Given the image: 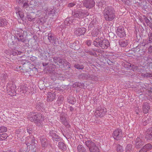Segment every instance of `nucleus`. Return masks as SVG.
Listing matches in <instances>:
<instances>
[{
  "label": "nucleus",
  "mask_w": 152,
  "mask_h": 152,
  "mask_svg": "<svg viewBox=\"0 0 152 152\" xmlns=\"http://www.w3.org/2000/svg\"><path fill=\"white\" fill-rule=\"evenodd\" d=\"M28 119L31 122L34 121L36 125L39 127H42L44 119L42 115L40 113L31 112L29 114Z\"/></svg>",
  "instance_id": "nucleus-1"
},
{
  "label": "nucleus",
  "mask_w": 152,
  "mask_h": 152,
  "mask_svg": "<svg viewBox=\"0 0 152 152\" xmlns=\"http://www.w3.org/2000/svg\"><path fill=\"white\" fill-rule=\"evenodd\" d=\"M104 18L106 21L113 20L115 18V11L112 7L107 6L103 10Z\"/></svg>",
  "instance_id": "nucleus-2"
},
{
  "label": "nucleus",
  "mask_w": 152,
  "mask_h": 152,
  "mask_svg": "<svg viewBox=\"0 0 152 152\" xmlns=\"http://www.w3.org/2000/svg\"><path fill=\"white\" fill-rule=\"evenodd\" d=\"M93 45L97 47H100L102 49H107L109 46L110 43L108 40L104 39L102 40L98 37L94 41Z\"/></svg>",
  "instance_id": "nucleus-3"
},
{
  "label": "nucleus",
  "mask_w": 152,
  "mask_h": 152,
  "mask_svg": "<svg viewBox=\"0 0 152 152\" xmlns=\"http://www.w3.org/2000/svg\"><path fill=\"white\" fill-rule=\"evenodd\" d=\"M27 34V32L25 31H23L21 28H19L15 32V38L16 39V42H24L26 40V38L25 35Z\"/></svg>",
  "instance_id": "nucleus-4"
},
{
  "label": "nucleus",
  "mask_w": 152,
  "mask_h": 152,
  "mask_svg": "<svg viewBox=\"0 0 152 152\" xmlns=\"http://www.w3.org/2000/svg\"><path fill=\"white\" fill-rule=\"evenodd\" d=\"M86 146L88 148L90 152H100L99 149L95 143L91 140L86 141Z\"/></svg>",
  "instance_id": "nucleus-5"
},
{
  "label": "nucleus",
  "mask_w": 152,
  "mask_h": 152,
  "mask_svg": "<svg viewBox=\"0 0 152 152\" xmlns=\"http://www.w3.org/2000/svg\"><path fill=\"white\" fill-rule=\"evenodd\" d=\"M112 135L114 139L116 140H120L122 137V130L120 129H118L113 131Z\"/></svg>",
  "instance_id": "nucleus-6"
},
{
  "label": "nucleus",
  "mask_w": 152,
  "mask_h": 152,
  "mask_svg": "<svg viewBox=\"0 0 152 152\" xmlns=\"http://www.w3.org/2000/svg\"><path fill=\"white\" fill-rule=\"evenodd\" d=\"M106 109L104 107H99L96 108L95 113L96 115L100 117H102L105 115Z\"/></svg>",
  "instance_id": "nucleus-7"
},
{
  "label": "nucleus",
  "mask_w": 152,
  "mask_h": 152,
  "mask_svg": "<svg viewBox=\"0 0 152 152\" xmlns=\"http://www.w3.org/2000/svg\"><path fill=\"white\" fill-rule=\"evenodd\" d=\"M7 91L8 92L12 93L14 95L15 93V89L16 88V86L15 84L12 82H10V83H7Z\"/></svg>",
  "instance_id": "nucleus-8"
},
{
  "label": "nucleus",
  "mask_w": 152,
  "mask_h": 152,
  "mask_svg": "<svg viewBox=\"0 0 152 152\" xmlns=\"http://www.w3.org/2000/svg\"><path fill=\"white\" fill-rule=\"evenodd\" d=\"M95 3L94 0H85L83 2V4L86 8L90 9L95 6Z\"/></svg>",
  "instance_id": "nucleus-9"
},
{
  "label": "nucleus",
  "mask_w": 152,
  "mask_h": 152,
  "mask_svg": "<svg viewBox=\"0 0 152 152\" xmlns=\"http://www.w3.org/2000/svg\"><path fill=\"white\" fill-rule=\"evenodd\" d=\"M116 33L118 36L120 38H123L126 35L125 31L123 27H118L117 28Z\"/></svg>",
  "instance_id": "nucleus-10"
},
{
  "label": "nucleus",
  "mask_w": 152,
  "mask_h": 152,
  "mask_svg": "<svg viewBox=\"0 0 152 152\" xmlns=\"http://www.w3.org/2000/svg\"><path fill=\"white\" fill-rule=\"evenodd\" d=\"M144 144L143 140L139 137H137L135 141V146L137 148H140Z\"/></svg>",
  "instance_id": "nucleus-11"
},
{
  "label": "nucleus",
  "mask_w": 152,
  "mask_h": 152,
  "mask_svg": "<svg viewBox=\"0 0 152 152\" xmlns=\"http://www.w3.org/2000/svg\"><path fill=\"white\" fill-rule=\"evenodd\" d=\"M72 15L75 18H81L85 15L84 11L83 10L75 11L72 12Z\"/></svg>",
  "instance_id": "nucleus-12"
},
{
  "label": "nucleus",
  "mask_w": 152,
  "mask_h": 152,
  "mask_svg": "<svg viewBox=\"0 0 152 152\" xmlns=\"http://www.w3.org/2000/svg\"><path fill=\"white\" fill-rule=\"evenodd\" d=\"M48 39L50 43H52L55 45L58 44V42L56 40V37L53 35L51 33L48 34Z\"/></svg>",
  "instance_id": "nucleus-13"
},
{
  "label": "nucleus",
  "mask_w": 152,
  "mask_h": 152,
  "mask_svg": "<svg viewBox=\"0 0 152 152\" xmlns=\"http://www.w3.org/2000/svg\"><path fill=\"white\" fill-rule=\"evenodd\" d=\"M145 137L147 140H150L152 139V127L146 131Z\"/></svg>",
  "instance_id": "nucleus-14"
},
{
  "label": "nucleus",
  "mask_w": 152,
  "mask_h": 152,
  "mask_svg": "<svg viewBox=\"0 0 152 152\" xmlns=\"http://www.w3.org/2000/svg\"><path fill=\"white\" fill-rule=\"evenodd\" d=\"M86 31V29L84 28H78L75 31V33L77 35L80 36L84 34Z\"/></svg>",
  "instance_id": "nucleus-15"
},
{
  "label": "nucleus",
  "mask_w": 152,
  "mask_h": 152,
  "mask_svg": "<svg viewBox=\"0 0 152 152\" xmlns=\"http://www.w3.org/2000/svg\"><path fill=\"white\" fill-rule=\"evenodd\" d=\"M142 109L144 113H148L150 109V106L149 104L147 102H144L142 105Z\"/></svg>",
  "instance_id": "nucleus-16"
},
{
  "label": "nucleus",
  "mask_w": 152,
  "mask_h": 152,
  "mask_svg": "<svg viewBox=\"0 0 152 152\" xmlns=\"http://www.w3.org/2000/svg\"><path fill=\"white\" fill-rule=\"evenodd\" d=\"M56 94L54 93L48 92L47 94V101L48 102H51L55 99L56 97Z\"/></svg>",
  "instance_id": "nucleus-17"
},
{
  "label": "nucleus",
  "mask_w": 152,
  "mask_h": 152,
  "mask_svg": "<svg viewBox=\"0 0 152 152\" xmlns=\"http://www.w3.org/2000/svg\"><path fill=\"white\" fill-rule=\"evenodd\" d=\"M63 60L62 58L59 57L55 56L53 58L54 62L57 65H60V64H62Z\"/></svg>",
  "instance_id": "nucleus-18"
},
{
  "label": "nucleus",
  "mask_w": 152,
  "mask_h": 152,
  "mask_svg": "<svg viewBox=\"0 0 152 152\" xmlns=\"http://www.w3.org/2000/svg\"><path fill=\"white\" fill-rule=\"evenodd\" d=\"M40 140L42 147H45L47 145V139L45 138V136L43 135L40 137Z\"/></svg>",
  "instance_id": "nucleus-19"
},
{
  "label": "nucleus",
  "mask_w": 152,
  "mask_h": 152,
  "mask_svg": "<svg viewBox=\"0 0 152 152\" xmlns=\"http://www.w3.org/2000/svg\"><path fill=\"white\" fill-rule=\"evenodd\" d=\"M56 12L55 9L47 8L45 10V12L47 15H50L51 14H54Z\"/></svg>",
  "instance_id": "nucleus-20"
},
{
  "label": "nucleus",
  "mask_w": 152,
  "mask_h": 152,
  "mask_svg": "<svg viewBox=\"0 0 152 152\" xmlns=\"http://www.w3.org/2000/svg\"><path fill=\"white\" fill-rule=\"evenodd\" d=\"M7 23L8 22L5 18L3 17L0 18V26H6L7 25Z\"/></svg>",
  "instance_id": "nucleus-21"
},
{
  "label": "nucleus",
  "mask_w": 152,
  "mask_h": 152,
  "mask_svg": "<svg viewBox=\"0 0 152 152\" xmlns=\"http://www.w3.org/2000/svg\"><path fill=\"white\" fill-rule=\"evenodd\" d=\"M89 74L82 73L78 76V78L80 80H85L88 79L89 78Z\"/></svg>",
  "instance_id": "nucleus-22"
},
{
  "label": "nucleus",
  "mask_w": 152,
  "mask_h": 152,
  "mask_svg": "<svg viewBox=\"0 0 152 152\" xmlns=\"http://www.w3.org/2000/svg\"><path fill=\"white\" fill-rule=\"evenodd\" d=\"M58 145L59 148L63 151H65L66 149V145L63 142L60 141L59 142Z\"/></svg>",
  "instance_id": "nucleus-23"
},
{
  "label": "nucleus",
  "mask_w": 152,
  "mask_h": 152,
  "mask_svg": "<svg viewBox=\"0 0 152 152\" xmlns=\"http://www.w3.org/2000/svg\"><path fill=\"white\" fill-rule=\"evenodd\" d=\"M119 44L121 47H124L128 45V42L127 40H119Z\"/></svg>",
  "instance_id": "nucleus-24"
},
{
  "label": "nucleus",
  "mask_w": 152,
  "mask_h": 152,
  "mask_svg": "<svg viewBox=\"0 0 152 152\" xmlns=\"http://www.w3.org/2000/svg\"><path fill=\"white\" fill-rule=\"evenodd\" d=\"M73 19L72 18L69 17L66 18L64 21V24L65 25H69L73 22Z\"/></svg>",
  "instance_id": "nucleus-25"
},
{
  "label": "nucleus",
  "mask_w": 152,
  "mask_h": 152,
  "mask_svg": "<svg viewBox=\"0 0 152 152\" xmlns=\"http://www.w3.org/2000/svg\"><path fill=\"white\" fill-rule=\"evenodd\" d=\"M77 149L78 152H87L86 149L81 145H79Z\"/></svg>",
  "instance_id": "nucleus-26"
},
{
  "label": "nucleus",
  "mask_w": 152,
  "mask_h": 152,
  "mask_svg": "<svg viewBox=\"0 0 152 152\" xmlns=\"http://www.w3.org/2000/svg\"><path fill=\"white\" fill-rule=\"evenodd\" d=\"M61 65H62L63 67L66 68H69L70 67V64L68 62L65 61V60H63V63Z\"/></svg>",
  "instance_id": "nucleus-27"
},
{
  "label": "nucleus",
  "mask_w": 152,
  "mask_h": 152,
  "mask_svg": "<svg viewBox=\"0 0 152 152\" xmlns=\"http://www.w3.org/2000/svg\"><path fill=\"white\" fill-rule=\"evenodd\" d=\"M152 148V145L150 143L147 144L142 148V150L144 149V150H145V151L146 152L148 150H151Z\"/></svg>",
  "instance_id": "nucleus-28"
},
{
  "label": "nucleus",
  "mask_w": 152,
  "mask_h": 152,
  "mask_svg": "<svg viewBox=\"0 0 152 152\" xmlns=\"http://www.w3.org/2000/svg\"><path fill=\"white\" fill-rule=\"evenodd\" d=\"M101 32L100 29H96L94 32L92 33V34L93 36L94 37H97L99 36V35Z\"/></svg>",
  "instance_id": "nucleus-29"
},
{
  "label": "nucleus",
  "mask_w": 152,
  "mask_h": 152,
  "mask_svg": "<svg viewBox=\"0 0 152 152\" xmlns=\"http://www.w3.org/2000/svg\"><path fill=\"white\" fill-rule=\"evenodd\" d=\"M44 104L43 103L39 102L37 103L36 105L35 108L38 110L43 109Z\"/></svg>",
  "instance_id": "nucleus-30"
},
{
  "label": "nucleus",
  "mask_w": 152,
  "mask_h": 152,
  "mask_svg": "<svg viewBox=\"0 0 152 152\" xmlns=\"http://www.w3.org/2000/svg\"><path fill=\"white\" fill-rule=\"evenodd\" d=\"M74 67L77 69H83L84 68V66L83 64H76L74 65Z\"/></svg>",
  "instance_id": "nucleus-31"
},
{
  "label": "nucleus",
  "mask_w": 152,
  "mask_h": 152,
  "mask_svg": "<svg viewBox=\"0 0 152 152\" xmlns=\"http://www.w3.org/2000/svg\"><path fill=\"white\" fill-rule=\"evenodd\" d=\"M132 149V145L131 144H128L126 148V152H131Z\"/></svg>",
  "instance_id": "nucleus-32"
},
{
  "label": "nucleus",
  "mask_w": 152,
  "mask_h": 152,
  "mask_svg": "<svg viewBox=\"0 0 152 152\" xmlns=\"http://www.w3.org/2000/svg\"><path fill=\"white\" fill-rule=\"evenodd\" d=\"M28 139L30 140L31 141V145H33L34 148L35 147V146L34 145L36 144V141L34 139V138L33 137V138H32L29 137H28Z\"/></svg>",
  "instance_id": "nucleus-33"
},
{
  "label": "nucleus",
  "mask_w": 152,
  "mask_h": 152,
  "mask_svg": "<svg viewBox=\"0 0 152 152\" xmlns=\"http://www.w3.org/2000/svg\"><path fill=\"white\" fill-rule=\"evenodd\" d=\"M8 137V135L6 133H3L0 135V139L1 140L6 139Z\"/></svg>",
  "instance_id": "nucleus-34"
},
{
  "label": "nucleus",
  "mask_w": 152,
  "mask_h": 152,
  "mask_svg": "<svg viewBox=\"0 0 152 152\" xmlns=\"http://www.w3.org/2000/svg\"><path fill=\"white\" fill-rule=\"evenodd\" d=\"M26 18L28 19V21H34L35 18L32 17L31 14L28 13L27 14Z\"/></svg>",
  "instance_id": "nucleus-35"
},
{
  "label": "nucleus",
  "mask_w": 152,
  "mask_h": 152,
  "mask_svg": "<svg viewBox=\"0 0 152 152\" xmlns=\"http://www.w3.org/2000/svg\"><path fill=\"white\" fill-rule=\"evenodd\" d=\"M116 151L117 152H123L124 151L122 147L119 144L117 145Z\"/></svg>",
  "instance_id": "nucleus-36"
},
{
  "label": "nucleus",
  "mask_w": 152,
  "mask_h": 152,
  "mask_svg": "<svg viewBox=\"0 0 152 152\" xmlns=\"http://www.w3.org/2000/svg\"><path fill=\"white\" fill-rule=\"evenodd\" d=\"M144 19L145 20L146 23H147V25L148 26H149L150 27L151 23L150 20L147 18L145 17V16H144Z\"/></svg>",
  "instance_id": "nucleus-37"
},
{
  "label": "nucleus",
  "mask_w": 152,
  "mask_h": 152,
  "mask_svg": "<svg viewBox=\"0 0 152 152\" xmlns=\"http://www.w3.org/2000/svg\"><path fill=\"white\" fill-rule=\"evenodd\" d=\"M7 129L6 127L4 126H0V133L5 132L7 131Z\"/></svg>",
  "instance_id": "nucleus-38"
},
{
  "label": "nucleus",
  "mask_w": 152,
  "mask_h": 152,
  "mask_svg": "<svg viewBox=\"0 0 152 152\" xmlns=\"http://www.w3.org/2000/svg\"><path fill=\"white\" fill-rule=\"evenodd\" d=\"M53 140L58 141L61 140V138L58 136L56 134L53 138Z\"/></svg>",
  "instance_id": "nucleus-39"
},
{
  "label": "nucleus",
  "mask_w": 152,
  "mask_h": 152,
  "mask_svg": "<svg viewBox=\"0 0 152 152\" xmlns=\"http://www.w3.org/2000/svg\"><path fill=\"white\" fill-rule=\"evenodd\" d=\"M16 13L17 14V15H18L20 17L22 18H23L24 17V15L23 13L20 11H17L16 10Z\"/></svg>",
  "instance_id": "nucleus-40"
},
{
  "label": "nucleus",
  "mask_w": 152,
  "mask_h": 152,
  "mask_svg": "<svg viewBox=\"0 0 152 152\" xmlns=\"http://www.w3.org/2000/svg\"><path fill=\"white\" fill-rule=\"evenodd\" d=\"M49 134L50 136H51L53 138L56 135V134L55 133V132L53 131H50L49 133Z\"/></svg>",
  "instance_id": "nucleus-41"
},
{
  "label": "nucleus",
  "mask_w": 152,
  "mask_h": 152,
  "mask_svg": "<svg viewBox=\"0 0 152 152\" xmlns=\"http://www.w3.org/2000/svg\"><path fill=\"white\" fill-rule=\"evenodd\" d=\"M148 43L152 42V32H149L148 34Z\"/></svg>",
  "instance_id": "nucleus-42"
},
{
  "label": "nucleus",
  "mask_w": 152,
  "mask_h": 152,
  "mask_svg": "<svg viewBox=\"0 0 152 152\" xmlns=\"http://www.w3.org/2000/svg\"><path fill=\"white\" fill-rule=\"evenodd\" d=\"M21 52L18 51V50H15L12 51V54L13 56H15L16 55L20 54Z\"/></svg>",
  "instance_id": "nucleus-43"
},
{
  "label": "nucleus",
  "mask_w": 152,
  "mask_h": 152,
  "mask_svg": "<svg viewBox=\"0 0 152 152\" xmlns=\"http://www.w3.org/2000/svg\"><path fill=\"white\" fill-rule=\"evenodd\" d=\"M88 77L89 78L88 79L91 80H96L97 79V77H96L92 75H89V77Z\"/></svg>",
  "instance_id": "nucleus-44"
},
{
  "label": "nucleus",
  "mask_w": 152,
  "mask_h": 152,
  "mask_svg": "<svg viewBox=\"0 0 152 152\" xmlns=\"http://www.w3.org/2000/svg\"><path fill=\"white\" fill-rule=\"evenodd\" d=\"M60 120L61 122L62 123V124L66 121V119L65 117L63 115H61Z\"/></svg>",
  "instance_id": "nucleus-45"
},
{
  "label": "nucleus",
  "mask_w": 152,
  "mask_h": 152,
  "mask_svg": "<svg viewBox=\"0 0 152 152\" xmlns=\"http://www.w3.org/2000/svg\"><path fill=\"white\" fill-rule=\"evenodd\" d=\"M129 66L130 67H132V69H133V71H134L135 70H136L137 69V67L136 66H135L133 65H132L131 64H130L129 65Z\"/></svg>",
  "instance_id": "nucleus-46"
},
{
  "label": "nucleus",
  "mask_w": 152,
  "mask_h": 152,
  "mask_svg": "<svg viewBox=\"0 0 152 152\" xmlns=\"http://www.w3.org/2000/svg\"><path fill=\"white\" fill-rule=\"evenodd\" d=\"M63 97L62 96H59L58 99V101H59V102L61 103L63 102Z\"/></svg>",
  "instance_id": "nucleus-47"
},
{
  "label": "nucleus",
  "mask_w": 152,
  "mask_h": 152,
  "mask_svg": "<svg viewBox=\"0 0 152 152\" xmlns=\"http://www.w3.org/2000/svg\"><path fill=\"white\" fill-rule=\"evenodd\" d=\"M21 88L22 91H23V93H26L28 90L26 86H25L22 87Z\"/></svg>",
  "instance_id": "nucleus-48"
},
{
  "label": "nucleus",
  "mask_w": 152,
  "mask_h": 152,
  "mask_svg": "<svg viewBox=\"0 0 152 152\" xmlns=\"http://www.w3.org/2000/svg\"><path fill=\"white\" fill-rule=\"evenodd\" d=\"M27 132L30 134L33 131V129L31 128L29 126H28L27 127Z\"/></svg>",
  "instance_id": "nucleus-49"
},
{
  "label": "nucleus",
  "mask_w": 152,
  "mask_h": 152,
  "mask_svg": "<svg viewBox=\"0 0 152 152\" xmlns=\"http://www.w3.org/2000/svg\"><path fill=\"white\" fill-rule=\"evenodd\" d=\"M67 128H69L70 127V125L69 124L67 121L63 123Z\"/></svg>",
  "instance_id": "nucleus-50"
},
{
  "label": "nucleus",
  "mask_w": 152,
  "mask_h": 152,
  "mask_svg": "<svg viewBox=\"0 0 152 152\" xmlns=\"http://www.w3.org/2000/svg\"><path fill=\"white\" fill-rule=\"evenodd\" d=\"M75 5V4L74 3H69L68 5V7H73Z\"/></svg>",
  "instance_id": "nucleus-51"
},
{
  "label": "nucleus",
  "mask_w": 152,
  "mask_h": 152,
  "mask_svg": "<svg viewBox=\"0 0 152 152\" xmlns=\"http://www.w3.org/2000/svg\"><path fill=\"white\" fill-rule=\"evenodd\" d=\"M29 5L28 3L27 2H25L23 4V8H27L28 7Z\"/></svg>",
  "instance_id": "nucleus-52"
},
{
  "label": "nucleus",
  "mask_w": 152,
  "mask_h": 152,
  "mask_svg": "<svg viewBox=\"0 0 152 152\" xmlns=\"http://www.w3.org/2000/svg\"><path fill=\"white\" fill-rule=\"evenodd\" d=\"M91 40H87L86 41V43L87 44V45L88 46H90L91 44Z\"/></svg>",
  "instance_id": "nucleus-53"
},
{
  "label": "nucleus",
  "mask_w": 152,
  "mask_h": 152,
  "mask_svg": "<svg viewBox=\"0 0 152 152\" xmlns=\"http://www.w3.org/2000/svg\"><path fill=\"white\" fill-rule=\"evenodd\" d=\"M146 77H152V74L151 73H145Z\"/></svg>",
  "instance_id": "nucleus-54"
},
{
  "label": "nucleus",
  "mask_w": 152,
  "mask_h": 152,
  "mask_svg": "<svg viewBox=\"0 0 152 152\" xmlns=\"http://www.w3.org/2000/svg\"><path fill=\"white\" fill-rule=\"evenodd\" d=\"M148 51L150 53L152 52V45L150 46L148 48Z\"/></svg>",
  "instance_id": "nucleus-55"
},
{
  "label": "nucleus",
  "mask_w": 152,
  "mask_h": 152,
  "mask_svg": "<svg viewBox=\"0 0 152 152\" xmlns=\"http://www.w3.org/2000/svg\"><path fill=\"white\" fill-rule=\"evenodd\" d=\"M87 52L89 54L91 55H94V53L92 51H88V52Z\"/></svg>",
  "instance_id": "nucleus-56"
},
{
  "label": "nucleus",
  "mask_w": 152,
  "mask_h": 152,
  "mask_svg": "<svg viewBox=\"0 0 152 152\" xmlns=\"http://www.w3.org/2000/svg\"><path fill=\"white\" fill-rule=\"evenodd\" d=\"M69 109L71 111H72L74 110V108L72 107L71 106L69 108Z\"/></svg>",
  "instance_id": "nucleus-57"
},
{
  "label": "nucleus",
  "mask_w": 152,
  "mask_h": 152,
  "mask_svg": "<svg viewBox=\"0 0 152 152\" xmlns=\"http://www.w3.org/2000/svg\"><path fill=\"white\" fill-rule=\"evenodd\" d=\"M83 83H78L77 84V86H83Z\"/></svg>",
  "instance_id": "nucleus-58"
},
{
  "label": "nucleus",
  "mask_w": 152,
  "mask_h": 152,
  "mask_svg": "<svg viewBox=\"0 0 152 152\" xmlns=\"http://www.w3.org/2000/svg\"><path fill=\"white\" fill-rule=\"evenodd\" d=\"M84 13H85V15H84L83 17H85V16H88L89 15V13L87 12H84Z\"/></svg>",
  "instance_id": "nucleus-59"
},
{
  "label": "nucleus",
  "mask_w": 152,
  "mask_h": 152,
  "mask_svg": "<svg viewBox=\"0 0 152 152\" xmlns=\"http://www.w3.org/2000/svg\"><path fill=\"white\" fill-rule=\"evenodd\" d=\"M141 76L142 77H146V76H145V73L144 74V73H142L141 74Z\"/></svg>",
  "instance_id": "nucleus-60"
},
{
  "label": "nucleus",
  "mask_w": 152,
  "mask_h": 152,
  "mask_svg": "<svg viewBox=\"0 0 152 152\" xmlns=\"http://www.w3.org/2000/svg\"><path fill=\"white\" fill-rule=\"evenodd\" d=\"M142 150V148L140 150L139 152H146L145 151V150H144V149Z\"/></svg>",
  "instance_id": "nucleus-61"
},
{
  "label": "nucleus",
  "mask_w": 152,
  "mask_h": 152,
  "mask_svg": "<svg viewBox=\"0 0 152 152\" xmlns=\"http://www.w3.org/2000/svg\"><path fill=\"white\" fill-rule=\"evenodd\" d=\"M26 145H27V146L28 147V146H30V145H31V143L27 142V143H26Z\"/></svg>",
  "instance_id": "nucleus-62"
},
{
  "label": "nucleus",
  "mask_w": 152,
  "mask_h": 152,
  "mask_svg": "<svg viewBox=\"0 0 152 152\" xmlns=\"http://www.w3.org/2000/svg\"><path fill=\"white\" fill-rule=\"evenodd\" d=\"M69 103H70V104H74V102L70 101V102H69Z\"/></svg>",
  "instance_id": "nucleus-63"
},
{
  "label": "nucleus",
  "mask_w": 152,
  "mask_h": 152,
  "mask_svg": "<svg viewBox=\"0 0 152 152\" xmlns=\"http://www.w3.org/2000/svg\"><path fill=\"white\" fill-rule=\"evenodd\" d=\"M139 18V19H140V20L141 21V22H143V20H142V19L141 17H140Z\"/></svg>",
  "instance_id": "nucleus-64"
}]
</instances>
